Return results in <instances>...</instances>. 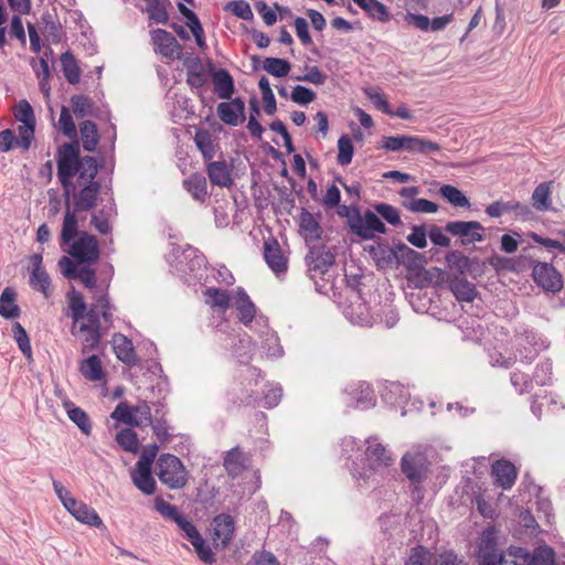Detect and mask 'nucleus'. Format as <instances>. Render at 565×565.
Listing matches in <instances>:
<instances>
[{
	"mask_svg": "<svg viewBox=\"0 0 565 565\" xmlns=\"http://www.w3.org/2000/svg\"><path fill=\"white\" fill-rule=\"evenodd\" d=\"M12 332L19 349L25 358L30 359L32 355V349L25 329L21 326L20 322H15L12 327Z\"/></svg>",
	"mask_w": 565,
	"mask_h": 565,
	"instance_id": "nucleus-52",
	"label": "nucleus"
},
{
	"mask_svg": "<svg viewBox=\"0 0 565 565\" xmlns=\"http://www.w3.org/2000/svg\"><path fill=\"white\" fill-rule=\"evenodd\" d=\"M449 289L460 302H472L478 295L476 286L460 276H455L449 280Z\"/></svg>",
	"mask_w": 565,
	"mask_h": 565,
	"instance_id": "nucleus-24",
	"label": "nucleus"
},
{
	"mask_svg": "<svg viewBox=\"0 0 565 565\" xmlns=\"http://www.w3.org/2000/svg\"><path fill=\"white\" fill-rule=\"evenodd\" d=\"M306 263L309 270L326 274L335 263V256L324 245L310 247L306 255Z\"/></svg>",
	"mask_w": 565,
	"mask_h": 565,
	"instance_id": "nucleus-12",
	"label": "nucleus"
},
{
	"mask_svg": "<svg viewBox=\"0 0 565 565\" xmlns=\"http://www.w3.org/2000/svg\"><path fill=\"white\" fill-rule=\"evenodd\" d=\"M58 126L65 136L70 138L76 137V127L74 120L71 116L68 108L65 106H63L61 109Z\"/></svg>",
	"mask_w": 565,
	"mask_h": 565,
	"instance_id": "nucleus-61",
	"label": "nucleus"
},
{
	"mask_svg": "<svg viewBox=\"0 0 565 565\" xmlns=\"http://www.w3.org/2000/svg\"><path fill=\"white\" fill-rule=\"evenodd\" d=\"M169 0H151L148 2L146 7V12L150 20L156 23H167L169 20V14L167 11V4Z\"/></svg>",
	"mask_w": 565,
	"mask_h": 565,
	"instance_id": "nucleus-43",
	"label": "nucleus"
},
{
	"mask_svg": "<svg viewBox=\"0 0 565 565\" xmlns=\"http://www.w3.org/2000/svg\"><path fill=\"white\" fill-rule=\"evenodd\" d=\"M82 184L83 188L78 192L72 190L74 192V213L79 211H90L96 205L97 195L100 191L99 182Z\"/></svg>",
	"mask_w": 565,
	"mask_h": 565,
	"instance_id": "nucleus-16",
	"label": "nucleus"
},
{
	"mask_svg": "<svg viewBox=\"0 0 565 565\" xmlns=\"http://www.w3.org/2000/svg\"><path fill=\"white\" fill-rule=\"evenodd\" d=\"M520 339L525 344L532 347L536 352L542 351L548 347V342L542 337V334L533 329H524V331L520 334Z\"/></svg>",
	"mask_w": 565,
	"mask_h": 565,
	"instance_id": "nucleus-55",
	"label": "nucleus"
},
{
	"mask_svg": "<svg viewBox=\"0 0 565 565\" xmlns=\"http://www.w3.org/2000/svg\"><path fill=\"white\" fill-rule=\"evenodd\" d=\"M290 98L294 103L308 105L316 99V93L306 86L297 85L294 87Z\"/></svg>",
	"mask_w": 565,
	"mask_h": 565,
	"instance_id": "nucleus-62",
	"label": "nucleus"
},
{
	"mask_svg": "<svg viewBox=\"0 0 565 565\" xmlns=\"http://www.w3.org/2000/svg\"><path fill=\"white\" fill-rule=\"evenodd\" d=\"M212 526L213 540L220 542L222 547H226L234 536V518L226 513L217 514L212 521Z\"/></svg>",
	"mask_w": 565,
	"mask_h": 565,
	"instance_id": "nucleus-15",
	"label": "nucleus"
},
{
	"mask_svg": "<svg viewBox=\"0 0 565 565\" xmlns=\"http://www.w3.org/2000/svg\"><path fill=\"white\" fill-rule=\"evenodd\" d=\"M194 142L201 151L205 162L211 161L216 154L217 145L213 142L212 135L205 129H199L194 136Z\"/></svg>",
	"mask_w": 565,
	"mask_h": 565,
	"instance_id": "nucleus-30",
	"label": "nucleus"
},
{
	"mask_svg": "<svg viewBox=\"0 0 565 565\" xmlns=\"http://www.w3.org/2000/svg\"><path fill=\"white\" fill-rule=\"evenodd\" d=\"M72 333L74 335H82V353L86 354L89 351H94L98 348L100 340H102V333L100 329L98 328H89L88 330H79V326L76 327L73 324Z\"/></svg>",
	"mask_w": 565,
	"mask_h": 565,
	"instance_id": "nucleus-33",
	"label": "nucleus"
},
{
	"mask_svg": "<svg viewBox=\"0 0 565 565\" xmlns=\"http://www.w3.org/2000/svg\"><path fill=\"white\" fill-rule=\"evenodd\" d=\"M439 192L454 206L470 207V201L458 188L444 184L440 186Z\"/></svg>",
	"mask_w": 565,
	"mask_h": 565,
	"instance_id": "nucleus-42",
	"label": "nucleus"
},
{
	"mask_svg": "<svg viewBox=\"0 0 565 565\" xmlns=\"http://www.w3.org/2000/svg\"><path fill=\"white\" fill-rule=\"evenodd\" d=\"M15 291L11 287L3 289L0 296V316L6 319H13L20 316L21 310L15 305Z\"/></svg>",
	"mask_w": 565,
	"mask_h": 565,
	"instance_id": "nucleus-34",
	"label": "nucleus"
},
{
	"mask_svg": "<svg viewBox=\"0 0 565 565\" xmlns=\"http://www.w3.org/2000/svg\"><path fill=\"white\" fill-rule=\"evenodd\" d=\"M29 282L34 290L42 292L45 298L50 297L51 278L45 269H32Z\"/></svg>",
	"mask_w": 565,
	"mask_h": 565,
	"instance_id": "nucleus-41",
	"label": "nucleus"
},
{
	"mask_svg": "<svg viewBox=\"0 0 565 565\" xmlns=\"http://www.w3.org/2000/svg\"><path fill=\"white\" fill-rule=\"evenodd\" d=\"M79 132L84 150L93 152L99 140L96 124L92 120L83 121L79 125Z\"/></svg>",
	"mask_w": 565,
	"mask_h": 565,
	"instance_id": "nucleus-36",
	"label": "nucleus"
},
{
	"mask_svg": "<svg viewBox=\"0 0 565 565\" xmlns=\"http://www.w3.org/2000/svg\"><path fill=\"white\" fill-rule=\"evenodd\" d=\"M448 265L456 268L460 275H463L470 267V260L459 252H450L446 255Z\"/></svg>",
	"mask_w": 565,
	"mask_h": 565,
	"instance_id": "nucleus-63",
	"label": "nucleus"
},
{
	"mask_svg": "<svg viewBox=\"0 0 565 565\" xmlns=\"http://www.w3.org/2000/svg\"><path fill=\"white\" fill-rule=\"evenodd\" d=\"M218 118L228 126H237L245 120V103L241 97L217 105Z\"/></svg>",
	"mask_w": 565,
	"mask_h": 565,
	"instance_id": "nucleus-13",
	"label": "nucleus"
},
{
	"mask_svg": "<svg viewBox=\"0 0 565 565\" xmlns=\"http://www.w3.org/2000/svg\"><path fill=\"white\" fill-rule=\"evenodd\" d=\"M374 210L391 225L402 224L399 212L395 206L387 203H377L374 205Z\"/></svg>",
	"mask_w": 565,
	"mask_h": 565,
	"instance_id": "nucleus-57",
	"label": "nucleus"
},
{
	"mask_svg": "<svg viewBox=\"0 0 565 565\" xmlns=\"http://www.w3.org/2000/svg\"><path fill=\"white\" fill-rule=\"evenodd\" d=\"M182 186L196 202L203 203L210 195L206 178L200 172L191 173L182 181Z\"/></svg>",
	"mask_w": 565,
	"mask_h": 565,
	"instance_id": "nucleus-20",
	"label": "nucleus"
},
{
	"mask_svg": "<svg viewBox=\"0 0 565 565\" xmlns=\"http://www.w3.org/2000/svg\"><path fill=\"white\" fill-rule=\"evenodd\" d=\"M299 227L307 243L317 242L321 238L322 228L320 224L315 216L306 210L300 214Z\"/></svg>",
	"mask_w": 565,
	"mask_h": 565,
	"instance_id": "nucleus-26",
	"label": "nucleus"
},
{
	"mask_svg": "<svg viewBox=\"0 0 565 565\" xmlns=\"http://www.w3.org/2000/svg\"><path fill=\"white\" fill-rule=\"evenodd\" d=\"M206 173L213 185L230 188L233 184L232 167L225 160L206 162Z\"/></svg>",
	"mask_w": 565,
	"mask_h": 565,
	"instance_id": "nucleus-18",
	"label": "nucleus"
},
{
	"mask_svg": "<svg viewBox=\"0 0 565 565\" xmlns=\"http://www.w3.org/2000/svg\"><path fill=\"white\" fill-rule=\"evenodd\" d=\"M110 417L129 426H141L142 420L132 414V407L126 402H120L111 413Z\"/></svg>",
	"mask_w": 565,
	"mask_h": 565,
	"instance_id": "nucleus-47",
	"label": "nucleus"
},
{
	"mask_svg": "<svg viewBox=\"0 0 565 565\" xmlns=\"http://www.w3.org/2000/svg\"><path fill=\"white\" fill-rule=\"evenodd\" d=\"M502 553L498 550L495 530L493 527L486 529L478 543V558L481 565H499Z\"/></svg>",
	"mask_w": 565,
	"mask_h": 565,
	"instance_id": "nucleus-7",
	"label": "nucleus"
},
{
	"mask_svg": "<svg viewBox=\"0 0 565 565\" xmlns=\"http://www.w3.org/2000/svg\"><path fill=\"white\" fill-rule=\"evenodd\" d=\"M532 277L546 291L556 292L563 287L561 274L548 263L537 262L533 266Z\"/></svg>",
	"mask_w": 565,
	"mask_h": 565,
	"instance_id": "nucleus-9",
	"label": "nucleus"
},
{
	"mask_svg": "<svg viewBox=\"0 0 565 565\" xmlns=\"http://www.w3.org/2000/svg\"><path fill=\"white\" fill-rule=\"evenodd\" d=\"M354 222L352 233L362 239H373L375 233L384 234L386 232L385 224L371 210H366L363 215H356Z\"/></svg>",
	"mask_w": 565,
	"mask_h": 565,
	"instance_id": "nucleus-8",
	"label": "nucleus"
},
{
	"mask_svg": "<svg viewBox=\"0 0 565 565\" xmlns=\"http://www.w3.org/2000/svg\"><path fill=\"white\" fill-rule=\"evenodd\" d=\"M531 554L519 546H510L501 554V563L499 565H530Z\"/></svg>",
	"mask_w": 565,
	"mask_h": 565,
	"instance_id": "nucleus-37",
	"label": "nucleus"
},
{
	"mask_svg": "<svg viewBox=\"0 0 565 565\" xmlns=\"http://www.w3.org/2000/svg\"><path fill=\"white\" fill-rule=\"evenodd\" d=\"M68 307L74 326L81 320H86L79 323V330H88L89 328L102 329L100 310L95 305L87 308L79 292L73 290L68 295Z\"/></svg>",
	"mask_w": 565,
	"mask_h": 565,
	"instance_id": "nucleus-4",
	"label": "nucleus"
},
{
	"mask_svg": "<svg viewBox=\"0 0 565 565\" xmlns=\"http://www.w3.org/2000/svg\"><path fill=\"white\" fill-rule=\"evenodd\" d=\"M62 71L70 84H77L81 78V71L74 55L65 52L61 55Z\"/></svg>",
	"mask_w": 565,
	"mask_h": 565,
	"instance_id": "nucleus-39",
	"label": "nucleus"
},
{
	"mask_svg": "<svg viewBox=\"0 0 565 565\" xmlns=\"http://www.w3.org/2000/svg\"><path fill=\"white\" fill-rule=\"evenodd\" d=\"M407 150L409 152L429 153L440 151V146L431 140L417 136H408Z\"/></svg>",
	"mask_w": 565,
	"mask_h": 565,
	"instance_id": "nucleus-45",
	"label": "nucleus"
},
{
	"mask_svg": "<svg viewBox=\"0 0 565 565\" xmlns=\"http://www.w3.org/2000/svg\"><path fill=\"white\" fill-rule=\"evenodd\" d=\"M552 362L545 359L536 364L533 373V385L545 386L552 384Z\"/></svg>",
	"mask_w": 565,
	"mask_h": 565,
	"instance_id": "nucleus-48",
	"label": "nucleus"
},
{
	"mask_svg": "<svg viewBox=\"0 0 565 565\" xmlns=\"http://www.w3.org/2000/svg\"><path fill=\"white\" fill-rule=\"evenodd\" d=\"M553 182L540 183L532 193V204L537 211L545 212L551 207V188Z\"/></svg>",
	"mask_w": 565,
	"mask_h": 565,
	"instance_id": "nucleus-35",
	"label": "nucleus"
},
{
	"mask_svg": "<svg viewBox=\"0 0 565 565\" xmlns=\"http://www.w3.org/2000/svg\"><path fill=\"white\" fill-rule=\"evenodd\" d=\"M353 143L348 135H342L338 140V157L337 161L340 166H348L353 158Z\"/></svg>",
	"mask_w": 565,
	"mask_h": 565,
	"instance_id": "nucleus-49",
	"label": "nucleus"
},
{
	"mask_svg": "<svg viewBox=\"0 0 565 565\" xmlns=\"http://www.w3.org/2000/svg\"><path fill=\"white\" fill-rule=\"evenodd\" d=\"M154 50L166 58L180 60L182 46L177 39L163 29H156L151 32Z\"/></svg>",
	"mask_w": 565,
	"mask_h": 565,
	"instance_id": "nucleus-10",
	"label": "nucleus"
},
{
	"mask_svg": "<svg viewBox=\"0 0 565 565\" xmlns=\"http://www.w3.org/2000/svg\"><path fill=\"white\" fill-rule=\"evenodd\" d=\"M426 258L423 254L399 242L396 244V265L403 264L408 269H418L424 266Z\"/></svg>",
	"mask_w": 565,
	"mask_h": 565,
	"instance_id": "nucleus-23",
	"label": "nucleus"
},
{
	"mask_svg": "<svg viewBox=\"0 0 565 565\" xmlns=\"http://www.w3.org/2000/svg\"><path fill=\"white\" fill-rule=\"evenodd\" d=\"M246 565H279V562L271 552L257 551Z\"/></svg>",
	"mask_w": 565,
	"mask_h": 565,
	"instance_id": "nucleus-64",
	"label": "nucleus"
},
{
	"mask_svg": "<svg viewBox=\"0 0 565 565\" xmlns=\"http://www.w3.org/2000/svg\"><path fill=\"white\" fill-rule=\"evenodd\" d=\"M132 483L142 493L150 495L156 492L157 483L151 475V460L139 459L135 469L131 471Z\"/></svg>",
	"mask_w": 565,
	"mask_h": 565,
	"instance_id": "nucleus-11",
	"label": "nucleus"
},
{
	"mask_svg": "<svg viewBox=\"0 0 565 565\" xmlns=\"http://www.w3.org/2000/svg\"><path fill=\"white\" fill-rule=\"evenodd\" d=\"M234 15L243 20H253L254 13L248 2L245 0H235L226 7Z\"/></svg>",
	"mask_w": 565,
	"mask_h": 565,
	"instance_id": "nucleus-60",
	"label": "nucleus"
},
{
	"mask_svg": "<svg viewBox=\"0 0 565 565\" xmlns=\"http://www.w3.org/2000/svg\"><path fill=\"white\" fill-rule=\"evenodd\" d=\"M360 7L379 21H386L388 19L387 8L377 0H366Z\"/></svg>",
	"mask_w": 565,
	"mask_h": 565,
	"instance_id": "nucleus-58",
	"label": "nucleus"
},
{
	"mask_svg": "<svg viewBox=\"0 0 565 565\" xmlns=\"http://www.w3.org/2000/svg\"><path fill=\"white\" fill-rule=\"evenodd\" d=\"M402 205L413 213H436L438 211V205L427 199L402 201Z\"/></svg>",
	"mask_w": 565,
	"mask_h": 565,
	"instance_id": "nucleus-54",
	"label": "nucleus"
},
{
	"mask_svg": "<svg viewBox=\"0 0 565 565\" xmlns=\"http://www.w3.org/2000/svg\"><path fill=\"white\" fill-rule=\"evenodd\" d=\"M98 173V164L94 157L85 156L79 159L77 163L76 174H78V182L82 183H90L97 182L95 180Z\"/></svg>",
	"mask_w": 565,
	"mask_h": 565,
	"instance_id": "nucleus-32",
	"label": "nucleus"
},
{
	"mask_svg": "<svg viewBox=\"0 0 565 565\" xmlns=\"http://www.w3.org/2000/svg\"><path fill=\"white\" fill-rule=\"evenodd\" d=\"M157 476L160 482L171 490L184 488L189 479V472L182 461L171 454H163L159 457Z\"/></svg>",
	"mask_w": 565,
	"mask_h": 565,
	"instance_id": "nucleus-2",
	"label": "nucleus"
},
{
	"mask_svg": "<svg viewBox=\"0 0 565 565\" xmlns=\"http://www.w3.org/2000/svg\"><path fill=\"white\" fill-rule=\"evenodd\" d=\"M366 443L367 447L365 450V459L372 470H376L381 467H387L392 463L390 451L384 445L377 443L376 438L371 437Z\"/></svg>",
	"mask_w": 565,
	"mask_h": 565,
	"instance_id": "nucleus-17",
	"label": "nucleus"
},
{
	"mask_svg": "<svg viewBox=\"0 0 565 565\" xmlns=\"http://www.w3.org/2000/svg\"><path fill=\"white\" fill-rule=\"evenodd\" d=\"M73 516L83 524H87L90 526H100L103 524L102 519L97 514L94 508L87 505L82 502V504L75 510Z\"/></svg>",
	"mask_w": 565,
	"mask_h": 565,
	"instance_id": "nucleus-46",
	"label": "nucleus"
},
{
	"mask_svg": "<svg viewBox=\"0 0 565 565\" xmlns=\"http://www.w3.org/2000/svg\"><path fill=\"white\" fill-rule=\"evenodd\" d=\"M405 565H434L433 554L425 547L417 546L412 550Z\"/></svg>",
	"mask_w": 565,
	"mask_h": 565,
	"instance_id": "nucleus-59",
	"label": "nucleus"
},
{
	"mask_svg": "<svg viewBox=\"0 0 565 565\" xmlns=\"http://www.w3.org/2000/svg\"><path fill=\"white\" fill-rule=\"evenodd\" d=\"M263 68L275 77L287 76L291 70L289 61L279 57H266L263 61Z\"/></svg>",
	"mask_w": 565,
	"mask_h": 565,
	"instance_id": "nucleus-40",
	"label": "nucleus"
},
{
	"mask_svg": "<svg viewBox=\"0 0 565 565\" xmlns=\"http://www.w3.org/2000/svg\"><path fill=\"white\" fill-rule=\"evenodd\" d=\"M369 253L375 260L377 267L387 268L396 264V244L393 247L379 244L376 246H370Z\"/></svg>",
	"mask_w": 565,
	"mask_h": 565,
	"instance_id": "nucleus-28",
	"label": "nucleus"
},
{
	"mask_svg": "<svg viewBox=\"0 0 565 565\" xmlns=\"http://www.w3.org/2000/svg\"><path fill=\"white\" fill-rule=\"evenodd\" d=\"M116 441L126 451L136 452L138 450V437L137 434L130 429L125 428L117 433Z\"/></svg>",
	"mask_w": 565,
	"mask_h": 565,
	"instance_id": "nucleus-50",
	"label": "nucleus"
},
{
	"mask_svg": "<svg viewBox=\"0 0 565 565\" xmlns=\"http://www.w3.org/2000/svg\"><path fill=\"white\" fill-rule=\"evenodd\" d=\"M206 297V303L213 308H218L223 312L226 311L230 307V296L227 291L222 290L220 288H207L204 292Z\"/></svg>",
	"mask_w": 565,
	"mask_h": 565,
	"instance_id": "nucleus-44",
	"label": "nucleus"
},
{
	"mask_svg": "<svg viewBox=\"0 0 565 565\" xmlns=\"http://www.w3.org/2000/svg\"><path fill=\"white\" fill-rule=\"evenodd\" d=\"M73 113L77 118H84L90 115L93 103L89 97L84 95H75L71 98Z\"/></svg>",
	"mask_w": 565,
	"mask_h": 565,
	"instance_id": "nucleus-56",
	"label": "nucleus"
},
{
	"mask_svg": "<svg viewBox=\"0 0 565 565\" xmlns=\"http://www.w3.org/2000/svg\"><path fill=\"white\" fill-rule=\"evenodd\" d=\"M492 475L495 477V483L504 490L512 488L518 476L514 465L504 459L492 463Z\"/></svg>",
	"mask_w": 565,
	"mask_h": 565,
	"instance_id": "nucleus-21",
	"label": "nucleus"
},
{
	"mask_svg": "<svg viewBox=\"0 0 565 565\" xmlns=\"http://www.w3.org/2000/svg\"><path fill=\"white\" fill-rule=\"evenodd\" d=\"M61 244L70 245L67 253L79 264L92 265L99 259L97 238L87 232H78L76 214L71 210L68 203L62 224Z\"/></svg>",
	"mask_w": 565,
	"mask_h": 565,
	"instance_id": "nucleus-1",
	"label": "nucleus"
},
{
	"mask_svg": "<svg viewBox=\"0 0 565 565\" xmlns=\"http://www.w3.org/2000/svg\"><path fill=\"white\" fill-rule=\"evenodd\" d=\"M79 159L77 142L64 143L57 150V177L66 195L71 190H75L72 178L76 175Z\"/></svg>",
	"mask_w": 565,
	"mask_h": 565,
	"instance_id": "nucleus-3",
	"label": "nucleus"
},
{
	"mask_svg": "<svg viewBox=\"0 0 565 565\" xmlns=\"http://www.w3.org/2000/svg\"><path fill=\"white\" fill-rule=\"evenodd\" d=\"M445 231L459 237L462 246L484 241V227L478 221H451L445 225Z\"/></svg>",
	"mask_w": 565,
	"mask_h": 565,
	"instance_id": "nucleus-5",
	"label": "nucleus"
},
{
	"mask_svg": "<svg viewBox=\"0 0 565 565\" xmlns=\"http://www.w3.org/2000/svg\"><path fill=\"white\" fill-rule=\"evenodd\" d=\"M510 382L514 387L515 392L520 395L531 393L533 390V380L521 371H514L511 373Z\"/></svg>",
	"mask_w": 565,
	"mask_h": 565,
	"instance_id": "nucleus-51",
	"label": "nucleus"
},
{
	"mask_svg": "<svg viewBox=\"0 0 565 565\" xmlns=\"http://www.w3.org/2000/svg\"><path fill=\"white\" fill-rule=\"evenodd\" d=\"M264 258L268 267L277 275L285 274L288 269V259L284 256L276 238L269 237L264 243Z\"/></svg>",
	"mask_w": 565,
	"mask_h": 565,
	"instance_id": "nucleus-14",
	"label": "nucleus"
},
{
	"mask_svg": "<svg viewBox=\"0 0 565 565\" xmlns=\"http://www.w3.org/2000/svg\"><path fill=\"white\" fill-rule=\"evenodd\" d=\"M248 457L238 447L226 452L223 466L231 478H236L247 468Z\"/></svg>",
	"mask_w": 565,
	"mask_h": 565,
	"instance_id": "nucleus-22",
	"label": "nucleus"
},
{
	"mask_svg": "<svg viewBox=\"0 0 565 565\" xmlns=\"http://www.w3.org/2000/svg\"><path fill=\"white\" fill-rule=\"evenodd\" d=\"M235 306L239 312V320L245 326L250 323L255 317L256 308L244 289L238 288L235 296Z\"/></svg>",
	"mask_w": 565,
	"mask_h": 565,
	"instance_id": "nucleus-29",
	"label": "nucleus"
},
{
	"mask_svg": "<svg viewBox=\"0 0 565 565\" xmlns=\"http://www.w3.org/2000/svg\"><path fill=\"white\" fill-rule=\"evenodd\" d=\"M79 372L84 379L90 382H98L104 377L102 361L95 354L81 362Z\"/></svg>",
	"mask_w": 565,
	"mask_h": 565,
	"instance_id": "nucleus-31",
	"label": "nucleus"
},
{
	"mask_svg": "<svg viewBox=\"0 0 565 565\" xmlns=\"http://www.w3.org/2000/svg\"><path fill=\"white\" fill-rule=\"evenodd\" d=\"M55 394L62 398V405L65 408L68 418L83 434L88 436L92 433V423L88 415L81 407L75 406L68 398L63 397L61 390L56 388Z\"/></svg>",
	"mask_w": 565,
	"mask_h": 565,
	"instance_id": "nucleus-19",
	"label": "nucleus"
},
{
	"mask_svg": "<svg viewBox=\"0 0 565 565\" xmlns=\"http://www.w3.org/2000/svg\"><path fill=\"white\" fill-rule=\"evenodd\" d=\"M352 399L355 401L354 407L367 409L375 405L374 392L367 384H361L351 392Z\"/></svg>",
	"mask_w": 565,
	"mask_h": 565,
	"instance_id": "nucleus-38",
	"label": "nucleus"
},
{
	"mask_svg": "<svg viewBox=\"0 0 565 565\" xmlns=\"http://www.w3.org/2000/svg\"><path fill=\"white\" fill-rule=\"evenodd\" d=\"M114 351L119 361L127 365H134L137 361L132 342L122 334L113 338Z\"/></svg>",
	"mask_w": 565,
	"mask_h": 565,
	"instance_id": "nucleus-27",
	"label": "nucleus"
},
{
	"mask_svg": "<svg viewBox=\"0 0 565 565\" xmlns=\"http://www.w3.org/2000/svg\"><path fill=\"white\" fill-rule=\"evenodd\" d=\"M401 469L415 489L427 478L428 461L420 452L406 454L401 461Z\"/></svg>",
	"mask_w": 565,
	"mask_h": 565,
	"instance_id": "nucleus-6",
	"label": "nucleus"
},
{
	"mask_svg": "<svg viewBox=\"0 0 565 565\" xmlns=\"http://www.w3.org/2000/svg\"><path fill=\"white\" fill-rule=\"evenodd\" d=\"M214 93L218 98L228 100L234 94V79L228 71L221 68L213 73Z\"/></svg>",
	"mask_w": 565,
	"mask_h": 565,
	"instance_id": "nucleus-25",
	"label": "nucleus"
},
{
	"mask_svg": "<svg viewBox=\"0 0 565 565\" xmlns=\"http://www.w3.org/2000/svg\"><path fill=\"white\" fill-rule=\"evenodd\" d=\"M35 124H21L18 126L19 137L15 140V146L26 151L30 149L34 139Z\"/></svg>",
	"mask_w": 565,
	"mask_h": 565,
	"instance_id": "nucleus-53",
	"label": "nucleus"
}]
</instances>
